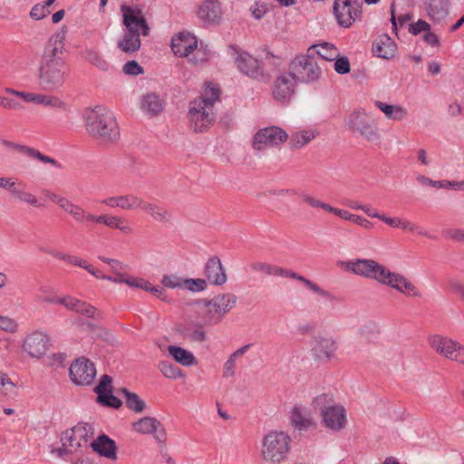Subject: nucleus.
<instances>
[{
	"instance_id": "obj_18",
	"label": "nucleus",
	"mask_w": 464,
	"mask_h": 464,
	"mask_svg": "<svg viewBox=\"0 0 464 464\" xmlns=\"http://www.w3.org/2000/svg\"><path fill=\"white\" fill-rule=\"evenodd\" d=\"M355 10L347 0H334L333 12L337 24L343 28H349L356 20L361 19V15H353Z\"/></svg>"
},
{
	"instance_id": "obj_17",
	"label": "nucleus",
	"mask_w": 464,
	"mask_h": 464,
	"mask_svg": "<svg viewBox=\"0 0 464 464\" xmlns=\"http://www.w3.org/2000/svg\"><path fill=\"white\" fill-rule=\"evenodd\" d=\"M204 276L213 285H223L227 280L226 269L218 256L209 257L205 264Z\"/></svg>"
},
{
	"instance_id": "obj_48",
	"label": "nucleus",
	"mask_w": 464,
	"mask_h": 464,
	"mask_svg": "<svg viewBox=\"0 0 464 464\" xmlns=\"http://www.w3.org/2000/svg\"><path fill=\"white\" fill-rule=\"evenodd\" d=\"M158 368L166 378L177 379L182 376V371L168 361L160 362Z\"/></svg>"
},
{
	"instance_id": "obj_15",
	"label": "nucleus",
	"mask_w": 464,
	"mask_h": 464,
	"mask_svg": "<svg viewBox=\"0 0 464 464\" xmlns=\"http://www.w3.org/2000/svg\"><path fill=\"white\" fill-rule=\"evenodd\" d=\"M321 417L324 426L333 431L342 430L347 424L346 411L339 403L325 411Z\"/></svg>"
},
{
	"instance_id": "obj_34",
	"label": "nucleus",
	"mask_w": 464,
	"mask_h": 464,
	"mask_svg": "<svg viewBox=\"0 0 464 464\" xmlns=\"http://www.w3.org/2000/svg\"><path fill=\"white\" fill-rule=\"evenodd\" d=\"M314 341V350L318 357L330 358L336 350V343L331 337L318 336Z\"/></svg>"
},
{
	"instance_id": "obj_6",
	"label": "nucleus",
	"mask_w": 464,
	"mask_h": 464,
	"mask_svg": "<svg viewBox=\"0 0 464 464\" xmlns=\"http://www.w3.org/2000/svg\"><path fill=\"white\" fill-rule=\"evenodd\" d=\"M250 267L255 272H261L267 276H275L280 277H287L296 279L302 282L309 290L324 297L330 301L335 299L334 295L323 288H321L316 283L307 279L306 277L285 268L274 266L266 262H254L250 265Z\"/></svg>"
},
{
	"instance_id": "obj_8",
	"label": "nucleus",
	"mask_w": 464,
	"mask_h": 464,
	"mask_svg": "<svg viewBox=\"0 0 464 464\" xmlns=\"http://www.w3.org/2000/svg\"><path fill=\"white\" fill-rule=\"evenodd\" d=\"M290 68L295 78L304 82H314L322 73L315 57L312 54V49H308L305 55L296 56L292 61Z\"/></svg>"
},
{
	"instance_id": "obj_26",
	"label": "nucleus",
	"mask_w": 464,
	"mask_h": 464,
	"mask_svg": "<svg viewBox=\"0 0 464 464\" xmlns=\"http://www.w3.org/2000/svg\"><path fill=\"white\" fill-rule=\"evenodd\" d=\"M425 11L434 23H440L449 14L450 0H425Z\"/></svg>"
},
{
	"instance_id": "obj_54",
	"label": "nucleus",
	"mask_w": 464,
	"mask_h": 464,
	"mask_svg": "<svg viewBox=\"0 0 464 464\" xmlns=\"http://www.w3.org/2000/svg\"><path fill=\"white\" fill-rule=\"evenodd\" d=\"M183 285L191 292H201L207 288V281L202 278H188L184 279Z\"/></svg>"
},
{
	"instance_id": "obj_47",
	"label": "nucleus",
	"mask_w": 464,
	"mask_h": 464,
	"mask_svg": "<svg viewBox=\"0 0 464 464\" xmlns=\"http://www.w3.org/2000/svg\"><path fill=\"white\" fill-rule=\"evenodd\" d=\"M74 311L95 320L102 319L101 312H99L94 306L81 300L77 301L76 308Z\"/></svg>"
},
{
	"instance_id": "obj_61",
	"label": "nucleus",
	"mask_w": 464,
	"mask_h": 464,
	"mask_svg": "<svg viewBox=\"0 0 464 464\" xmlns=\"http://www.w3.org/2000/svg\"><path fill=\"white\" fill-rule=\"evenodd\" d=\"M17 327H18V324L14 319H12L8 316L0 315V329L1 330L5 331L7 333H14V332H16Z\"/></svg>"
},
{
	"instance_id": "obj_49",
	"label": "nucleus",
	"mask_w": 464,
	"mask_h": 464,
	"mask_svg": "<svg viewBox=\"0 0 464 464\" xmlns=\"http://www.w3.org/2000/svg\"><path fill=\"white\" fill-rule=\"evenodd\" d=\"M94 392L97 394V400L112 392V378L107 374L102 375L99 384L94 388Z\"/></svg>"
},
{
	"instance_id": "obj_23",
	"label": "nucleus",
	"mask_w": 464,
	"mask_h": 464,
	"mask_svg": "<svg viewBox=\"0 0 464 464\" xmlns=\"http://www.w3.org/2000/svg\"><path fill=\"white\" fill-rule=\"evenodd\" d=\"M93 451L97 452L100 456L104 457L111 460L117 459V446L113 440L107 435H100L95 440L91 443Z\"/></svg>"
},
{
	"instance_id": "obj_52",
	"label": "nucleus",
	"mask_w": 464,
	"mask_h": 464,
	"mask_svg": "<svg viewBox=\"0 0 464 464\" xmlns=\"http://www.w3.org/2000/svg\"><path fill=\"white\" fill-rule=\"evenodd\" d=\"M39 299L40 300H43L44 302H47V303H57V304H61L63 305H64L66 308L70 309V310H72L74 311L75 308H76V304H77V301L79 299H76V298H73V297H71V296H66V297H63V298H54V297H45L44 295H40L39 296Z\"/></svg>"
},
{
	"instance_id": "obj_59",
	"label": "nucleus",
	"mask_w": 464,
	"mask_h": 464,
	"mask_svg": "<svg viewBox=\"0 0 464 464\" xmlns=\"http://www.w3.org/2000/svg\"><path fill=\"white\" fill-rule=\"evenodd\" d=\"M98 401L105 406L111 407L113 409H119L122 405V401L119 398L114 396L112 392L104 395L102 399H98Z\"/></svg>"
},
{
	"instance_id": "obj_55",
	"label": "nucleus",
	"mask_w": 464,
	"mask_h": 464,
	"mask_svg": "<svg viewBox=\"0 0 464 464\" xmlns=\"http://www.w3.org/2000/svg\"><path fill=\"white\" fill-rule=\"evenodd\" d=\"M360 335L368 342H374L380 331L374 324L362 326L359 331Z\"/></svg>"
},
{
	"instance_id": "obj_29",
	"label": "nucleus",
	"mask_w": 464,
	"mask_h": 464,
	"mask_svg": "<svg viewBox=\"0 0 464 464\" xmlns=\"http://www.w3.org/2000/svg\"><path fill=\"white\" fill-rule=\"evenodd\" d=\"M5 144L9 148L15 149L20 153L26 155L32 159L38 160L39 161L45 164H51L55 168L62 169V164H60L56 160L42 154L38 150L34 148L28 147L25 145L15 144L11 141H5Z\"/></svg>"
},
{
	"instance_id": "obj_31",
	"label": "nucleus",
	"mask_w": 464,
	"mask_h": 464,
	"mask_svg": "<svg viewBox=\"0 0 464 464\" xmlns=\"http://www.w3.org/2000/svg\"><path fill=\"white\" fill-rule=\"evenodd\" d=\"M237 296L231 293L219 294L208 300L209 305L215 307L224 317L237 304Z\"/></svg>"
},
{
	"instance_id": "obj_11",
	"label": "nucleus",
	"mask_w": 464,
	"mask_h": 464,
	"mask_svg": "<svg viewBox=\"0 0 464 464\" xmlns=\"http://www.w3.org/2000/svg\"><path fill=\"white\" fill-rule=\"evenodd\" d=\"M346 126L353 132L360 133L370 142H378L380 134L377 128L372 124L367 117L359 111H353L346 120Z\"/></svg>"
},
{
	"instance_id": "obj_45",
	"label": "nucleus",
	"mask_w": 464,
	"mask_h": 464,
	"mask_svg": "<svg viewBox=\"0 0 464 464\" xmlns=\"http://www.w3.org/2000/svg\"><path fill=\"white\" fill-rule=\"evenodd\" d=\"M12 196L14 198L20 202L27 203L28 205L34 207V208H42L44 205L41 203L37 197L34 195L31 192L25 191L24 189H21L19 188H15L14 190H13Z\"/></svg>"
},
{
	"instance_id": "obj_20",
	"label": "nucleus",
	"mask_w": 464,
	"mask_h": 464,
	"mask_svg": "<svg viewBox=\"0 0 464 464\" xmlns=\"http://www.w3.org/2000/svg\"><path fill=\"white\" fill-rule=\"evenodd\" d=\"M198 46L197 39L189 33H179L171 40V50L179 57H186Z\"/></svg>"
},
{
	"instance_id": "obj_14",
	"label": "nucleus",
	"mask_w": 464,
	"mask_h": 464,
	"mask_svg": "<svg viewBox=\"0 0 464 464\" xmlns=\"http://www.w3.org/2000/svg\"><path fill=\"white\" fill-rule=\"evenodd\" d=\"M295 83L296 78L293 72L280 74L274 83V98L279 102L289 100L294 94Z\"/></svg>"
},
{
	"instance_id": "obj_12",
	"label": "nucleus",
	"mask_w": 464,
	"mask_h": 464,
	"mask_svg": "<svg viewBox=\"0 0 464 464\" xmlns=\"http://www.w3.org/2000/svg\"><path fill=\"white\" fill-rule=\"evenodd\" d=\"M133 430L140 434H153L159 447L163 449L166 445L167 433L163 425L153 417H143L132 423Z\"/></svg>"
},
{
	"instance_id": "obj_57",
	"label": "nucleus",
	"mask_w": 464,
	"mask_h": 464,
	"mask_svg": "<svg viewBox=\"0 0 464 464\" xmlns=\"http://www.w3.org/2000/svg\"><path fill=\"white\" fill-rule=\"evenodd\" d=\"M161 284L165 287L169 288H184V279L179 277L178 276L171 275V276H163L161 279Z\"/></svg>"
},
{
	"instance_id": "obj_32",
	"label": "nucleus",
	"mask_w": 464,
	"mask_h": 464,
	"mask_svg": "<svg viewBox=\"0 0 464 464\" xmlns=\"http://www.w3.org/2000/svg\"><path fill=\"white\" fill-rule=\"evenodd\" d=\"M141 210L148 213L150 218L160 223H168L172 219V214L165 208L143 200Z\"/></svg>"
},
{
	"instance_id": "obj_30",
	"label": "nucleus",
	"mask_w": 464,
	"mask_h": 464,
	"mask_svg": "<svg viewBox=\"0 0 464 464\" xmlns=\"http://www.w3.org/2000/svg\"><path fill=\"white\" fill-rule=\"evenodd\" d=\"M63 210L71 216L72 219L78 224L83 225L85 227L91 223L93 224L95 215L87 211L82 206L75 204L71 200H69Z\"/></svg>"
},
{
	"instance_id": "obj_9",
	"label": "nucleus",
	"mask_w": 464,
	"mask_h": 464,
	"mask_svg": "<svg viewBox=\"0 0 464 464\" xmlns=\"http://www.w3.org/2000/svg\"><path fill=\"white\" fill-rule=\"evenodd\" d=\"M287 133L281 128L271 126L259 130L254 136L253 148L256 150H264L285 142Z\"/></svg>"
},
{
	"instance_id": "obj_19",
	"label": "nucleus",
	"mask_w": 464,
	"mask_h": 464,
	"mask_svg": "<svg viewBox=\"0 0 464 464\" xmlns=\"http://www.w3.org/2000/svg\"><path fill=\"white\" fill-rule=\"evenodd\" d=\"M429 343L438 354L452 361L459 343L450 337L435 334L430 337Z\"/></svg>"
},
{
	"instance_id": "obj_46",
	"label": "nucleus",
	"mask_w": 464,
	"mask_h": 464,
	"mask_svg": "<svg viewBox=\"0 0 464 464\" xmlns=\"http://www.w3.org/2000/svg\"><path fill=\"white\" fill-rule=\"evenodd\" d=\"M143 200V198L134 194L120 195L121 208L123 210L140 209Z\"/></svg>"
},
{
	"instance_id": "obj_21",
	"label": "nucleus",
	"mask_w": 464,
	"mask_h": 464,
	"mask_svg": "<svg viewBox=\"0 0 464 464\" xmlns=\"http://www.w3.org/2000/svg\"><path fill=\"white\" fill-rule=\"evenodd\" d=\"M48 341L47 335L36 332L26 337L24 343V348L30 356L40 358L44 355L47 351Z\"/></svg>"
},
{
	"instance_id": "obj_27",
	"label": "nucleus",
	"mask_w": 464,
	"mask_h": 464,
	"mask_svg": "<svg viewBox=\"0 0 464 464\" xmlns=\"http://www.w3.org/2000/svg\"><path fill=\"white\" fill-rule=\"evenodd\" d=\"M221 14L220 3L218 0H206L198 8V17L208 24H218Z\"/></svg>"
},
{
	"instance_id": "obj_35",
	"label": "nucleus",
	"mask_w": 464,
	"mask_h": 464,
	"mask_svg": "<svg viewBox=\"0 0 464 464\" xmlns=\"http://www.w3.org/2000/svg\"><path fill=\"white\" fill-rule=\"evenodd\" d=\"M309 49H312V54L314 56L316 53L323 60L334 61L339 56L338 49L330 43H322L312 45Z\"/></svg>"
},
{
	"instance_id": "obj_5",
	"label": "nucleus",
	"mask_w": 464,
	"mask_h": 464,
	"mask_svg": "<svg viewBox=\"0 0 464 464\" xmlns=\"http://www.w3.org/2000/svg\"><path fill=\"white\" fill-rule=\"evenodd\" d=\"M290 436L284 432L274 430L264 436L262 440L261 456L271 464H280L290 451Z\"/></svg>"
},
{
	"instance_id": "obj_64",
	"label": "nucleus",
	"mask_w": 464,
	"mask_h": 464,
	"mask_svg": "<svg viewBox=\"0 0 464 464\" xmlns=\"http://www.w3.org/2000/svg\"><path fill=\"white\" fill-rule=\"evenodd\" d=\"M123 72L128 75H139L143 73V68L136 61H130L124 64Z\"/></svg>"
},
{
	"instance_id": "obj_33",
	"label": "nucleus",
	"mask_w": 464,
	"mask_h": 464,
	"mask_svg": "<svg viewBox=\"0 0 464 464\" xmlns=\"http://www.w3.org/2000/svg\"><path fill=\"white\" fill-rule=\"evenodd\" d=\"M168 351L172 358L183 366H190L197 363L194 354L184 348L169 345Z\"/></svg>"
},
{
	"instance_id": "obj_62",
	"label": "nucleus",
	"mask_w": 464,
	"mask_h": 464,
	"mask_svg": "<svg viewBox=\"0 0 464 464\" xmlns=\"http://www.w3.org/2000/svg\"><path fill=\"white\" fill-rule=\"evenodd\" d=\"M334 61V70L337 73L346 74L350 72V62L347 57H337Z\"/></svg>"
},
{
	"instance_id": "obj_63",
	"label": "nucleus",
	"mask_w": 464,
	"mask_h": 464,
	"mask_svg": "<svg viewBox=\"0 0 464 464\" xmlns=\"http://www.w3.org/2000/svg\"><path fill=\"white\" fill-rule=\"evenodd\" d=\"M124 284L130 287L140 288L147 291L150 282L139 277H125Z\"/></svg>"
},
{
	"instance_id": "obj_22",
	"label": "nucleus",
	"mask_w": 464,
	"mask_h": 464,
	"mask_svg": "<svg viewBox=\"0 0 464 464\" xmlns=\"http://www.w3.org/2000/svg\"><path fill=\"white\" fill-rule=\"evenodd\" d=\"M300 197H301L303 202H304L305 204H307L311 208H321V209H323V210H324L326 212L333 213L335 216H337V217H339V218H343L344 220H348V221H352L353 222V220L354 218L355 215L351 214L347 210L336 208L331 206L328 203L321 201L320 199L316 198L315 197H314V196H312V195H310L308 193L303 192L300 195Z\"/></svg>"
},
{
	"instance_id": "obj_10",
	"label": "nucleus",
	"mask_w": 464,
	"mask_h": 464,
	"mask_svg": "<svg viewBox=\"0 0 464 464\" xmlns=\"http://www.w3.org/2000/svg\"><path fill=\"white\" fill-rule=\"evenodd\" d=\"M70 377L77 385H91L96 377V368L89 359L81 357L76 359L71 365Z\"/></svg>"
},
{
	"instance_id": "obj_16",
	"label": "nucleus",
	"mask_w": 464,
	"mask_h": 464,
	"mask_svg": "<svg viewBox=\"0 0 464 464\" xmlns=\"http://www.w3.org/2000/svg\"><path fill=\"white\" fill-rule=\"evenodd\" d=\"M237 68L247 76L255 79H266L268 74H266L260 67L257 59L254 58L247 53H240L236 58Z\"/></svg>"
},
{
	"instance_id": "obj_53",
	"label": "nucleus",
	"mask_w": 464,
	"mask_h": 464,
	"mask_svg": "<svg viewBox=\"0 0 464 464\" xmlns=\"http://www.w3.org/2000/svg\"><path fill=\"white\" fill-rule=\"evenodd\" d=\"M266 65L269 66L272 71L276 70L282 63L284 58L280 55L264 50V56H261Z\"/></svg>"
},
{
	"instance_id": "obj_60",
	"label": "nucleus",
	"mask_w": 464,
	"mask_h": 464,
	"mask_svg": "<svg viewBox=\"0 0 464 464\" xmlns=\"http://www.w3.org/2000/svg\"><path fill=\"white\" fill-rule=\"evenodd\" d=\"M430 30V25L429 23L422 19H419L416 23H412L409 26V31L413 35H417L421 32H428Z\"/></svg>"
},
{
	"instance_id": "obj_42",
	"label": "nucleus",
	"mask_w": 464,
	"mask_h": 464,
	"mask_svg": "<svg viewBox=\"0 0 464 464\" xmlns=\"http://www.w3.org/2000/svg\"><path fill=\"white\" fill-rule=\"evenodd\" d=\"M204 305V310L202 311V318L204 320L205 324L207 325H214L221 322L223 316L215 309L214 306L209 305L208 300L203 299L200 301Z\"/></svg>"
},
{
	"instance_id": "obj_56",
	"label": "nucleus",
	"mask_w": 464,
	"mask_h": 464,
	"mask_svg": "<svg viewBox=\"0 0 464 464\" xmlns=\"http://www.w3.org/2000/svg\"><path fill=\"white\" fill-rule=\"evenodd\" d=\"M398 282L403 285L402 292H401V294H403L407 296H412V297H418L420 295L419 289L411 281H409L405 276L399 277Z\"/></svg>"
},
{
	"instance_id": "obj_44",
	"label": "nucleus",
	"mask_w": 464,
	"mask_h": 464,
	"mask_svg": "<svg viewBox=\"0 0 464 464\" xmlns=\"http://www.w3.org/2000/svg\"><path fill=\"white\" fill-rule=\"evenodd\" d=\"M336 404L331 393H322L314 397L312 402L314 409L320 411L321 415Z\"/></svg>"
},
{
	"instance_id": "obj_40",
	"label": "nucleus",
	"mask_w": 464,
	"mask_h": 464,
	"mask_svg": "<svg viewBox=\"0 0 464 464\" xmlns=\"http://www.w3.org/2000/svg\"><path fill=\"white\" fill-rule=\"evenodd\" d=\"M183 336L191 342L203 343L206 340V331L200 324H188L184 327Z\"/></svg>"
},
{
	"instance_id": "obj_7",
	"label": "nucleus",
	"mask_w": 464,
	"mask_h": 464,
	"mask_svg": "<svg viewBox=\"0 0 464 464\" xmlns=\"http://www.w3.org/2000/svg\"><path fill=\"white\" fill-rule=\"evenodd\" d=\"M343 267L356 276L372 279L381 284L385 276L387 267L373 259L357 258L346 262H340Z\"/></svg>"
},
{
	"instance_id": "obj_41",
	"label": "nucleus",
	"mask_w": 464,
	"mask_h": 464,
	"mask_svg": "<svg viewBox=\"0 0 464 464\" xmlns=\"http://www.w3.org/2000/svg\"><path fill=\"white\" fill-rule=\"evenodd\" d=\"M26 98L27 102H34L55 108H61L63 106V102L59 98L53 96L29 92V95H26Z\"/></svg>"
},
{
	"instance_id": "obj_36",
	"label": "nucleus",
	"mask_w": 464,
	"mask_h": 464,
	"mask_svg": "<svg viewBox=\"0 0 464 464\" xmlns=\"http://www.w3.org/2000/svg\"><path fill=\"white\" fill-rule=\"evenodd\" d=\"M141 109L147 113L157 115L163 110V103L159 95L154 92H150L143 96L141 101Z\"/></svg>"
},
{
	"instance_id": "obj_2",
	"label": "nucleus",
	"mask_w": 464,
	"mask_h": 464,
	"mask_svg": "<svg viewBox=\"0 0 464 464\" xmlns=\"http://www.w3.org/2000/svg\"><path fill=\"white\" fill-rule=\"evenodd\" d=\"M219 100V89L207 86L205 93L189 102L188 120L189 128L194 132H205L216 121L214 104Z\"/></svg>"
},
{
	"instance_id": "obj_51",
	"label": "nucleus",
	"mask_w": 464,
	"mask_h": 464,
	"mask_svg": "<svg viewBox=\"0 0 464 464\" xmlns=\"http://www.w3.org/2000/svg\"><path fill=\"white\" fill-rule=\"evenodd\" d=\"M50 254L54 256L55 258H58L60 260H63L64 262H67L69 264H72L74 266H77L79 267L86 269L89 264L83 260L82 258L76 256H71L67 254H63L59 251H52Z\"/></svg>"
},
{
	"instance_id": "obj_28",
	"label": "nucleus",
	"mask_w": 464,
	"mask_h": 464,
	"mask_svg": "<svg viewBox=\"0 0 464 464\" xmlns=\"http://www.w3.org/2000/svg\"><path fill=\"white\" fill-rule=\"evenodd\" d=\"M93 224H103L109 228H115L125 234L132 233V228L129 222L124 218L119 216L110 214L95 215Z\"/></svg>"
},
{
	"instance_id": "obj_58",
	"label": "nucleus",
	"mask_w": 464,
	"mask_h": 464,
	"mask_svg": "<svg viewBox=\"0 0 464 464\" xmlns=\"http://www.w3.org/2000/svg\"><path fill=\"white\" fill-rule=\"evenodd\" d=\"M49 6L45 3L43 5L36 4L33 6L30 12L31 18L34 20H41L46 17L50 14Z\"/></svg>"
},
{
	"instance_id": "obj_13",
	"label": "nucleus",
	"mask_w": 464,
	"mask_h": 464,
	"mask_svg": "<svg viewBox=\"0 0 464 464\" xmlns=\"http://www.w3.org/2000/svg\"><path fill=\"white\" fill-rule=\"evenodd\" d=\"M93 435V428L89 423L80 422L71 430L62 434L61 440L63 446L80 448Z\"/></svg>"
},
{
	"instance_id": "obj_50",
	"label": "nucleus",
	"mask_w": 464,
	"mask_h": 464,
	"mask_svg": "<svg viewBox=\"0 0 464 464\" xmlns=\"http://www.w3.org/2000/svg\"><path fill=\"white\" fill-rule=\"evenodd\" d=\"M399 277H404V276L392 272L387 268L385 276H383L381 284L390 286L401 293L402 292L403 285L401 283L397 282V279L399 280Z\"/></svg>"
},
{
	"instance_id": "obj_1",
	"label": "nucleus",
	"mask_w": 464,
	"mask_h": 464,
	"mask_svg": "<svg viewBox=\"0 0 464 464\" xmlns=\"http://www.w3.org/2000/svg\"><path fill=\"white\" fill-rule=\"evenodd\" d=\"M65 34L56 33L46 44L38 67V84L44 92L62 89L69 79L70 65L63 58Z\"/></svg>"
},
{
	"instance_id": "obj_3",
	"label": "nucleus",
	"mask_w": 464,
	"mask_h": 464,
	"mask_svg": "<svg viewBox=\"0 0 464 464\" xmlns=\"http://www.w3.org/2000/svg\"><path fill=\"white\" fill-rule=\"evenodd\" d=\"M121 11L123 17L122 24L127 32L118 42V47L126 53H133L140 48V34L149 35L150 27L140 8L121 5Z\"/></svg>"
},
{
	"instance_id": "obj_39",
	"label": "nucleus",
	"mask_w": 464,
	"mask_h": 464,
	"mask_svg": "<svg viewBox=\"0 0 464 464\" xmlns=\"http://www.w3.org/2000/svg\"><path fill=\"white\" fill-rule=\"evenodd\" d=\"M316 136L313 130H303L294 132L290 137V146L293 149H300L308 144Z\"/></svg>"
},
{
	"instance_id": "obj_43",
	"label": "nucleus",
	"mask_w": 464,
	"mask_h": 464,
	"mask_svg": "<svg viewBox=\"0 0 464 464\" xmlns=\"http://www.w3.org/2000/svg\"><path fill=\"white\" fill-rule=\"evenodd\" d=\"M82 56L84 60L102 71H107L109 69V63L93 49L87 48L83 50L82 52Z\"/></svg>"
},
{
	"instance_id": "obj_4",
	"label": "nucleus",
	"mask_w": 464,
	"mask_h": 464,
	"mask_svg": "<svg viewBox=\"0 0 464 464\" xmlns=\"http://www.w3.org/2000/svg\"><path fill=\"white\" fill-rule=\"evenodd\" d=\"M84 120L87 132L95 139L110 142L120 137V130L113 113L102 106L87 109Z\"/></svg>"
},
{
	"instance_id": "obj_25",
	"label": "nucleus",
	"mask_w": 464,
	"mask_h": 464,
	"mask_svg": "<svg viewBox=\"0 0 464 464\" xmlns=\"http://www.w3.org/2000/svg\"><path fill=\"white\" fill-rule=\"evenodd\" d=\"M372 53L382 59H392L396 53L397 44L388 34H382L372 44Z\"/></svg>"
},
{
	"instance_id": "obj_38",
	"label": "nucleus",
	"mask_w": 464,
	"mask_h": 464,
	"mask_svg": "<svg viewBox=\"0 0 464 464\" xmlns=\"http://www.w3.org/2000/svg\"><path fill=\"white\" fill-rule=\"evenodd\" d=\"M375 106L390 120L401 121L407 115V111L401 106L390 105L380 101H375Z\"/></svg>"
},
{
	"instance_id": "obj_24",
	"label": "nucleus",
	"mask_w": 464,
	"mask_h": 464,
	"mask_svg": "<svg viewBox=\"0 0 464 464\" xmlns=\"http://www.w3.org/2000/svg\"><path fill=\"white\" fill-rule=\"evenodd\" d=\"M291 423L295 429L308 430L315 427V421L311 413L301 405H295L291 411Z\"/></svg>"
},
{
	"instance_id": "obj_37",
	"label": "nucleus",
	"mask_w": 464,
	"mask_h": 464,
	"mask_svg": "<svg viewBox=\"0 0 464 464\" xmlns=\"http://www.w3.org/2000/svg\"><path fill=\"white\" fill-rule=\"evenodd\" d=\"M119 392L123 394L125 398L126 407L136 412L140 413L145 410L146 403L145 401L140 398L137 393L131 392L128 391L126 388H121L119 390Z\"/></svg>"
}]
</instances>
